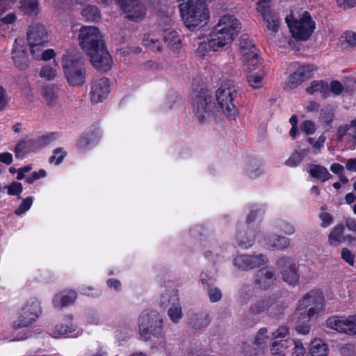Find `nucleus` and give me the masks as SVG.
Wrapping results in <instances>:
<instances>
[{
	"instance_id": "nucleus-60",
	"label": "nucleus",
	"mask_w": 356,
	"mask_h": 356,
	"mask_svg": "<svg viewBox=\"0 0 356 356\" xmlns=\"http://www.w3.org/2000/svg\"><path fill=\"white\" fill-rule=\"evenodd\" d=\"M280 228L282 231H283L286 234L291 235L296 232L295 227L290 224L288 222H282L280 225Z\"/></svg>"
},
{
	"instance_id": "nucleus-20",
	"label": "nucleus",
	"mask_w": 356,
	"mask_h": 356,
	"mask_svg": "<svg viewBox=\"0 0 356 356\" xmlns=\"http://www.w3.org/2000/svg\"><path fill=\"white\" fill-rule=\"evenodd\" d=\"M275 281V273L270 267L259 269L254 275V284L260 289H268Z\"/></svg>"
},
{
	"instance_id": "nucleus-50",
	"label": "nucleus",
	"mask_w": 356,
	"mask_h": 356,
	"mask_svg": "<svg viewBox=\"0 0 356 356\" xmlns=\"http://www.w3.org/2000/svg\"><path fill=\"white\" fill-rule=\"evenodd\" d=\"M211 49V46L210 44V41L208 39L207 42H202L200 43L198 47L195 51V54L197 56L200 58H203L206 54Z\"/></svg>"
},
{
	"instance_id": "nucleus-34",
	"label": "nucleus",
	"mask_w": 356,
	"mask_h": 356,
	"mask_svg": "<svg viewBox=\"0 0 356 356\" xmlns=\"http://www.w3.org/2000/svg\"><path fill=\"white\" fill-rule=\"evenodd\" d=\"M209 323L208 315L204 313L193 314L189 321L190 325L194 329H201Z\"/></svg>"
},
{
	"instance_id": "nucleus-8",
	"label": "nucleus",
	"mask_w": 356,
	"mask_h": 356,
	"mask_svg": "<svg viewBox=\"0 0 356 356\" xmlns=\"http://www.w3.org/2000/svg\"><path fill=\"white\" fill-rule=\"evenodd\" d=\"M277 266L282 280L289 285H296L299 282L298 266L289 257H282L277 261Z\"/></svg>"
},
{
	"instance_id": "nucleus-57",
	"label": "nucleus",
	"mask_w": 356,
	"mask_h": 356,
	"mask_svg": "<svg viewBox=\"0 0 356 356\" xmlns=\"http://www.w3.org/2000/svg\"><path fill=\"white\" fill-rule=\"evenodd\" d=\"M341 257L350 266H353L355 264L354 255L351 251L347 248H343L341 250Z\"/></svg>"
},
{
	"instance_id": "nucleus-32",
	"label": "nucleus",
	"mask_w": 356,
	"mask_h": 356,
	"mask_svg": "<svg viewBox=\"0 0 356 356\" xmlns=\"http://www.w3.org/2000/svg\"><path fill=\"white\" fill-rule=\"evenodd\" d=\"M58 88L54 85H48L42 90L43 97L49 106H54L58 99Z\"/></svg>"
},
{
	"instance_id": "nucleus-9",
	"label": "nucleus",
	"mask_w": 356,
	"mask_h": 356,
	"mask_svg": "<svg viewBox=\"0 0 356 356\" xmlns=\"http://www.w3.org/2000/svg\"><path fill=\"white\" fill-rule=\"evenodd\" d=\"M323 297L321 293L310 291L298 302L297 313L305 312L307 314L315 315L323 309Z\"/></svg>"
},
{
	"instance_id": "nucleus-16",
	"label": "nucleus",
	"mask_w": 356,
	"mask_h": 356,
	"mask_svg": "<svg viewBox=\"0 0 356 356\" xmlns=\"http://www.w3.org/2000/svg\"><path fill=\"white\" fill-rule=\"evenodd\" d=\"M110 92L108 79L103 77L95 80L91 86L90 99L92 103L97 104L103 101Z\"/></svg>"
},
{
	"instance_id": "nucleus-40",
	"label": "nucleus",
	"mask_w": 356,
	"mask_h": 356,
	"mask_svg": "<svg viewBox=\"0 0 356 356\" xmlns=\"http://www.w3.org/2000/svg\"><path fill=\"white\" fill-rule=\"evenodd\" d=\"M21 6L25 13L28 15H35L38 10V0H22Z\"/></svg>"
},
{
	"instance_id": "nucleus-14",
	"label": "nucleus",
	"mask_w": 356,
	"mask_h": 356,
	"mask_svg": "<svg viewBox=\"0 0 356 356\" xmlns=\"http://www.w3.org/2000/svg\"><path fill=\"white\" fill-rule=\"evenodd\" d=\"M267 262V258L260 254H239L233 260L234 265L240 270H249L260 267Z\"/></svg>"
},
{
	"instance_id": "nucleus-21",
	"label": "nucleus",
	"mask_w": 356,
	"mask_h": 356,
	"mask_svg": "<svg viewBox=\"0 0 356 356\" xmlns=\"http://www.w3.org/2000/svg\"><path fill=\"white\" fill-rule=\"evenodd\" d=\"M234 38L232 33L218 31L214 27L213 31L209 34V41L212 51H217L221 50L225 47L229 46L234 40Z\"/></svg>"
},
{
	"instance_id": "nucleus-17",
	"label": "nucleus",
	"mask_w": 356,
	"mask_h": 356,
	"mask_svg": "<svg viewBox=\"0 0 356 356\" xmlns=\"http://www.w3.org/2000/svg\"><path fill=\"white\" fill-rule=\"evenodd\" d=\"M215 27L218 31L232 33V36L235 38L241 29V24L234 15H225L220 17Z\"/></svg>"
},
{
	"instance_id": "nucleus-26",
	"label": "nucleus",
	"mask_w": 356,
	"mask_h": 356,
	"mask_svg": "<svg viewBox=\"0 0 356 356\" xmlns=\"http://www.w3.org/2000/svg\"><path fill=\"white\" fill-rule=\"evenodd\" d=\"M163 41L172 51L179 50L181 47V39L174 30H166L163 33Z\"/></svg>"
},
{
	"instance_id": "nucleus-51",
	"label": "nucleus",
	"mask_w": 356,
	"mask_h": 356,
	"mask_svg": "<svg viewBox=\"0 0 356 356\" xmlns=\"http://www.w3.org/2000/svg\"><path fill=\"white\" fill-rule=\"evenodd\" d=\"M267 332L268 330L266 328H261L256 335L254 343L257 345L259 347L264 344L266 343V340L268 338Z\"/></svg>"
},
{
	"instance_id": "nucleus-55",
	"label": "nucleus",
	"mask_w": 356,
	"mask_h": 356,
	"mask_svg": "<svg viewBox=\"0 0 356 356\" xmlns=\"http://www.w3.org/2000/svg\"><path fill=\"white\" fill-rule=\"evenodd\" d=\"M294 346L291 356H307L306 350L300 341H294Z\"/></svg>"
},
{
	"instance_id": "nucleus-19",
	"label": "nucleus",
	"mask_w": 356,
	"mask_h": 356,
	"mask_svg": "<svg viewBox=\"0 0 356 356\" xmlns=\"http://www.w3.org/2000/svg\"><path fill=\"white\" fill-rule=\"evenodd\" d=\"M316 69L314 65H306L299 67L297 70L292 74L288 79L289 87L295 88L302 82L310 79L313 72Z\"/></svg>"
},
{
	"instance_id": "nucleus-37",
	"label": "nucleus",
	"mask_w": 356,
	"mask_h": 356,
	"mask_svg": "<svg viewBox=\"0 0 356 356\" xmlns=\"http://www.w3.org/2000/svg\"><path fill=\"white\" fill-rule=\"evenodd\" d=\"M179 300L177 291L175 290L168 291L162 294L160 300V305L162 307H167L170 305H175Z\"/></svg>"
},
{
	"instance_id": "nucleus-48",
	"label": "nucleus",
	"mask_w": 356,
	"mask_h": 356,
	"mask_svg": "<svg viewBox=\"0 0 356 356\" xmlns=\"http://www.w3.org/2000/svg\"><path fill=\"white\" fill-rule=\"evenodd\" d=\"M304 158V155L300 152H296L286 161V165L296 167L299 165Z\"/></svg>"
},
{
	"instance_id": "nucleus-52",
	"label": "nucleus",
	"mask_w": 356,
	"mask_h": 356,
	"mask_svg": "<svg viewBox=\"0 0 356 356\" xmlns=\"http://www.w3.org/2000/svg\"><path fill=\"white\" fill-rule=\"evenodd\" d=\"M143 42L145 46L149 47L152 50L156 49L158 51H161V46L159 40L149 38V35H145Z\"/></svg>"
},
{
	"instance_id": "nucleus-25",
	"label": "nucleus",
	"mask_w": 356,
	"mask_h": 356,
	"mask_svg": "<svg viewBox=\"0 0 356 356\" xmlns=\"http://www.w3.org/2000/svg\"><path fill=\"white\" fill-rule=\"evenodd\" d=\"M275 304V298L272 296L264 297L254 303L250 307V311L253 314H259Z\"/></svg>"
},
{
	"instance_id": "nucleus-53",
	"label": "nucleus",
	"mask_w": 356,
	"mask_h": 356,
	"mask_svg": "<svg viewBox=\"0 0 356 356\" xmlns=\"http://www.w3.org/2000/svg\"><path fill=\"white\" fill-rule=\"evenodd\" d=\"M247 172L248 176L252 178L257 177L261 173L257 161H252L249 163Z\"/></svg>"
},
{
	"instance_id": "nucleus-6",
	"label": "nucleus",
	"mask_w": 356,
	"mask_h": 356,
	"mask_svg": "<svg viewBox=\"0 0 356 356\" xmlns=\"http://www.w3.org/2000/svg\"><path fill=\"white\" fill-rule=\"evenodd\" d=\"M78 40L79 45L86 54L105 44L99 29L92 26H82L79 30Z\"/></svg>"
},
{
	"instance_id": "nucleus-31",
	"label": "nucleus",
	"mask_w": 356,
	"mask_h": 356,
	"mask_svg": "<svg viewBox=\"0 0 356 356\" xmlns=\"http://www.w3.org/2000/svg\"><path fill=\"white\" fill-rule=\"evenodd\" d=\"M239 50L241 56H246L249 52H257V49L253 41L247 34H243L239 39Z\"/></svg>"
},
{
	"instance_id": "nucleus-39",
	"label": "nucleus",
	"mask_w": 356,
	"mask_h": 356,
	"mask_svg": "<svg viewBox=\"0 0 356 356\" xmlns=\"http://www.w3.org/2000/svg\"><path fill=\"white\" fill-rule=\"evenodd\" d=\"M334 117V110L330 106H325L321 109V120L323 122L327 124L328 129L332 128L331 123Z\"/></svg>"
},
{
	"instance_id": "nucleus-23",
	"label": "nucleus",
	"mask_w": 356,
	"mask_h": 356,
	"mask_svg": "<svg viewBox=\"0 0 356 356\" xmlns=\"http://www.w3.org/2000/svg\"><path fill=\"white\" fill-rule=\"evenodd\" d=\"M38 149V145L35 140H21L15 146V156L17 158H22L26 154Z\"/></svg>"
},
{
	"instance_id": "nucleus-35",
	"label": "nucleus",
	"mask_w": 356,
	"mask_h": 356,
	"mask_svg": "<svg viewBox=\"0 0 356 356\" xmlns=\"http://www.w3.org/2000/svg\"><path fill=\"white\" fill-rule=\"evenodd\" d=\"M243 62L246 65L247 70L251 72L256 70L260 65L257 52L250 51L246 56H243Z\"/></svg>"
},
{
	"instance_id": "nucleus-41",
	"label": "nucleus",
	"mask_w": 356,
	"mask_h": 356,
	"mask_svg": "<svg viewBox=\"0 0 356 356\" xmlns=\"http://www.w3.org/2000/svg\"><path fill=\"white\" fill-rule=\"evenodd\" d=\"M168 314L173 323H177L182 317L181 306L177 302L175 305H172L169 308Z\"/></svg>"
},
{
	"instance_id": "nucleus-47",
	"label": "nucleus",
	"mask_w": 356,
	"mask_h": 356,
	"mask_svg": "<svg viewBox=\"0 0 356 356\" xmlns=\"http://www.w3.org/2000/svg\"><path fill=\"white\" fill-rule=\"evenodd\" d=\"M32 203L33 199L31 197H28L24 199L20 205L15 211V213L17 216H20L24 213L26 211H28L30 209Z\"/></svg>"
},
{
	"instance_id": "nucleus-46",
	"label": "nucleus",
	"mask_w": 356,
	"mask_h": 356,
	"mask_svg": "<svg viewBox=\"0 0 356 356\" xmlns=\"http://www.w3.org/2000/svg\"><path fill=\"white\" fill-rule=\"evenodd\" d=\"M56 75V70L50 65L43 66L40 72V76L46 80H52Z\"/></svg>"
},
{
	"instance_id": "nucleus-43",
	"label": "nucleus",
	"mask_w": 356,
	"mask_h": 356,
	"mask_svg": "<svg viewBox=\"0 0 356 356\" xmlns=\"http://www.w3.org/2000/svg\"><path fill=\"white\" fill-rule=\"evenodd\" d=\"M66 155L67 152L62 147L56 148L53 152V155L49 158V161L51 163L59 165L63 162Z\"/></svg>"
},
{
	"instance_id": "nucleus-56",
	"label": "nucleus",
	"mask_w": 356,
	"mask_h": 356,
	"mask_svg": "<svg viewBox=\"0 0 356 356\" xmlns=\"http://www.w3.org/2000/svg\"><path fill=\"white\" fill-rule=\"evenodd\" d=\"M330 92H332L335 95H339L343 90V85L338 81H332L329 87Z\"/></svg>"
},
{
	"instance_id": "nucleus-44",
	"label": "nucleus",
	"mask_w": 356,
	"mask_h": 356,
	"mask_svg": "<svg viewBox=\"0 0 356 356\" xmlns=\"http://www.w3.org/2000/svg\"><path fill=\"white\" fill-rule=\"evenodd\" d=\"M269 3L270 0H259L257 3V10L261 13L264 19L268 17L269 15H272L269 11Z\"/></svg>"
},
{
	"instance_id": "nucleus-45",
	"label": "nucleus",
	"mask_w": 356,
	"mask_h": 356,
	"mask_svg": "<svg viewBox=\"0 0 356 356\" xmlns=\"http://www.w3.org/2000/svg\"><path fill=\"white\" fill-rule=\"evenodd\" d=\"M247 81L253 88H260L262 86L263 76L257 73L249 74L247 76Z\"/></svg>"
},
{
	"instance_id": "nucleus-12",
	"label": "nucleus",
	"mask_w": 356,
	"mask_h": 356,
	"mask_svg": "<svg viewBox=\"0 0 356 356\" xmlns=\"http://www.w3.org/2000/svg\"><path fill=\"white\" fill-rule=\"evenodd\" d=\"M326 324L329 328L339 332L349 335L356 334V316H350L346 318L332 316L326 321Z\"/></svg>"
},
{
	"instance_id": "nucleus-64",
	"label": "nucleus",
	"mask_w": 356,
	"mask_h": 356,
	"mask_svg": "<svg viewBox=\"0 0 356 356\" xmlns=\"http://www.w3.org/2000/svg\"><path fill=\"white\" fill-rule=\"evenodd\" d=\"M320 218L322 220L321 226L323 227H327L333 221V218H332V216L330 213H326V212L321 213L320 214Z\"/></svg>"
},
{
	"instance_id": "nucleus-59",
	"label": "nucleus",
	"mask_w": 356,
	"mask_h": 356,
	"mask_svg": "<svg viewBox=\"0 0 356 356\" xmlns=\"http://www.w3.org/2000/svg\"><path fill=\"white\" fill-rule=\"evenodd\" d=\"M9 101L8 96L4 88L0 86V111L3 110Z\"/></svg>"
},
{
	"instance_id": "nucleus-58",
	"label": "nucleus",
	"mask_w": 356,
	"mask_h": 356,
	"mask_svg": "<svg viewBox=\"0 0 356 356\" xmlns=\"http://www.w3.org/2000/svg\"><path fill=\"white\" fill-rule=\"evenodd\" d=\"M209 296L211 302H215L221 299L222 293L219 289L213 287L209 289Z\"/></svg>"
},
{
	"instance_id": "nucleus-62",
	"label": "nucleus",
	"mask_w": 356,
	"mask_h": 356,
	"mask_svg": "<svg viewBox=\"0 0 356 356\" xmlns=\"http://www.w3.org/2000/svg\"><path fill=\"white\" fill-rule=\"evenodd\" d=\"M274 338L283 339L289 335V329L285 326L280 327L275 332L273 333Z\"/></svg>"
},
{
	"instance_id": "nucleus-2",
	"label": "nucleus",
	"mask_w": 356,
	"mask_h": 356,
	"mask_svg": "<svg viewBox=\"0 0 356 356\" xmlns=\"http://www.w3.org/2000/svg\"><path fill=\"white\" fill-rule=\"evenodd\" d=\"M62 66L70 86H81L86 81V70L80 54L69 51L63 56Z\"/></svg>"
},
{
	"instance_id": "nucleus-1",
	"label": "nucleus",
	"mask_w": 356,
	"mask_h": 356,
	"mask_svg": "<svg viewBox=\"0 0 356 356\" xmlns=\"http://www.w3.org/2000/svg\"><path fill=\"white\" fill-rule=\"evenodd\" d=\"M179 10L186 26L190 30L202 28L208 22L209 11L203 0L195 4L182 3Z\"/></svg>"
},
{
	"instance_id": "nucleus-30",
	"label": "nucleus",
	"mask_w": 356,
	"mask_h": 356,
	"mask_svg": "<svg viewBox=\"0 0 356 356\" xmlns=\"http://www.w3.org/2000/svg\"><path fill=\"white\" fill-rule=\"evenodd\" d=\"M238 245L244 248L252 246L254 242V236L252 230L240 231L237 234Z\"/></svg>"
},
{
	"instance_id": "nucleus-4",
	"label": "nucleus",
	"mask_w": 356,
	"mask_h": 356,
	"mask_svg": "<svg viewBox=\"0 0 356 356\" xmlns=\"http://www.w3.org/2000/svg\"><path fill=\"white\" fill-rule=\"evenodd\" d=\"M163 319L156 311L145 310L139 318V330L144 340H152V337L161 335Z\"/></svg>"
},
{
	"instance_id": "nucleus-3",
	"label": "nucleus",
	"mask_w": 356,
	"mask_h": 356,
	"mask_svg": "<svg viewBox=\"0 0 356 356\" xmlns=\"http://www.w3.org/2000/svg\"><path fill=\"white\" fill-rule=\"evenodd\" d=\"M236 96V88L231 82L222 83L216 91L217 105H215V108L217 115L222 113L227 118H234L238 114L234 104Z\"/></svg>"
},
{
	"instance_id": "nucleus-7",
	"label": "nucleus",
	"mask_w": 356,
	"mask_h": 356,
	"mask_svg": "<svg viewBox=\"0 0 356 356\" xmlns=\"http://www.w3.org/2000/svg\"><path fill=\"white\" fill-rule=\"evenodd\" d=\"M285 20L293 38L298 40H307L315 29V22L308 12H305L300 19L296 20L293 23H291L288 16Z\"/></svg>"
},
{
	"instance_id": "nucleus-29",
	"label": "nucleus",
	"mask_w": 356,
	"mask_h": 356,
	"mask_svg": "<svg viewBox=\"0 0 356 356\" xmlns=\"http://www.w3.org/2000/svg\"><path fill=\"white\" fill-rule=\"evenodd\" d=\"M310 175L324 182L332 177V175L323 166L319 165H311L309 168Z\"/></svg>"
},
{
	"instance_id": "nucleus-24",
	"label": "nucleus",
	"mask_w": 356,
	"mask_h": 356,
	"mask_svg": "<svg viewBox=\"0 0 356 356\" xmlns=\"http://www.w3.org/2000/svg\"><path fill=\"white\" fill-rule=\"evenodd\" d=\"M298 315V320L296 322V330L302 334H307L310 330L309 322L313 314H307L305 312L296 313Z\"/></svg>"
},
{
	"instance_id": "nucleus-28",
	"label": "nucleus",
	"mask_w": 356,
	"mask_h": 356,
	"mask_svg": "<svg viewBox=\"0 0 356 356\" xmlns=\"http://www.w3.org/2000/svg\"><path fill=\"white\" fill-rule=\"evenodd\" d=\"M267 243L277 250H283L290 245V239L279 235H270L266 238Z\"/></svg>"
},
{
	"instance_id": "nucleus-33",
	"label": "nucleus",
	"mask_w": 356,
	"mask_h": 356,
	"mask_svg": "<svg viewBox=\"0 0 356 356\" xmlns=\"http://www.w3.org/2000/svg\"><path fill=\"white\" fill-rule=\"evenodd\" d=\"M310 346V356H327V346L321 339H314Z\"/></svg>"
},
{
	"instance_id": "nucleus-49",
	"label": "nucleus",
	"mask_w": 356,
	"mask_h": 356,
	"mask_svg": "<svg viewBox=\"0 0 356 356\" xmlns=\"http://www.w3.org/2000/svg\"><path fill=\"white\" fill-rule=\"evenodd\" d=\"M4 188L8 190V193L10 195H18L23 190L22 184L17 181H13L10 185H6Z\"/></svg>"
},
{
	"instance_id": "nucleus-42",
	"label": "nucleus",
	"mask_w": 356,
	"mask_h": 356,
	"mask_svg": "<svg viewBox=\"0 0 356 356\" xmlns=\"http://www.w3.org/2000/svg\"><path fill=\"white\" fill-rule=\"evenodd\" d=\"M266 22V28L272 31L273 35L277 33L280 28V20L276 15H269L268 17L264 19Z\"/></svg>"
},
{
	"instance_id": "nucleus-54",
	"label": "nucleus",
	"mask_w": 356,
	"mask_h": 356,
	"mask_svg": "<svg viewBox=\"0 0 356 356\" xmlns=\"http://www.w3.org/2000/svg\"><path fill=\"white\" fill-rule=\"evenodd\" d=\"M343 42H346L350 47L356 46V33L352 31H346L341 36Z\"/></svg>"
},
{
	"instance_id": "nucleus-63",
	"label": "nucleus",
	"mask_w": 356,
	"mask_h": 356,
	"mask_svg": "<svg viewBox=\"0 0 356 356\" xmlns=\"http://www.w3.org/2000/svg\"><path fill=\"white\" fill-rule=\"evenodd\" d=\"M31 47V53L35 59H40L42 53V48L44 45H29Z\"/></svg>"
},
{
	"instance_id": "nucleus-36",
	"label": "nucleus",
	"mask_w": 356,
	"mask_h": 356,
	"mask_svg": "<svg viewBox=\"0 0 356 356\" xmlns=\"http://www.w3.org/2000/svg\"><path fill=\"white\" fill-rule=\"evenodd\" d=\"M344 227L342 224L337 225L329 234V243L331 245H337L343 242V233Z\"/></svg>"
},
{
	"instance_id": "nucleus-18",
	"label": "nucleus",
	"mask_w": 356,
	"mask_h": 356,
	"mask_svg": "<svg viewBox=\"0 0 356 356\" xmlns=\"http://www.w3.org/2000/svg\"><path fill=\"white\" fill-rule=\"evenodd\" d=\"M13 59L15 65L25 70L29 66V58L24 49V41L22 38H17L15 40L13 49Z\"/></svg>"
},
{
	"instance_id": "nucleus-27",
	"label": "nucleus",
	"mask_w": 356,
	"mask_h": 356,
	"mask_svg": "<svg viewBox=\"0 0 356 356\" xmlns=\"http://www.w3.org/2000/svg\"><path fill=\"white\" fill-rule=\"evenodd\" d=\"M306 91L310 95L320 92L323 98H327L330 95L329 85L323 80L313 81L310 86L307 88Z\"/></svg>"
},
{
	"instance_id": "nucleus-13",
	"label": "nucleus",
	"mask_w": 356,
	"mask_h": 356,
	"mask_svg": "<svg viewBox=\"0 0 356 356\" xmlns=\"http://www.w3.org/2000/svg\"><path fill=\"white\" fill-rule=\"evenodd\" d=\"M123 10L124 17L130 20H138L145 15L146 8L140 0H117Z\"/></svg>"
},
{
	"instance_id": "nucleus-10",
	"label": "nucleus",
	"mask_w": 356,
	"mask_h": 356,
	"mask_svg": "<svg viewBox=\"0 0 356 356\" xmlns=\"http://www.w3.org/2000/svg\"><path fill=\"white\" fill-rule=\"evenodd\" d=\"M40 313V302L37 300H31L27 302L22 309L18 319L15 321L13 327L15 330L27 327L38 317Z\"/></svg>"
},
{
	"instance_id": "nucleus-61",
	"label": "nucleus",
	"mask_w": 356,
	"mask_h": 356,
	"mask_svg": "<svg viewBox=\"0 0 356 356\" xmlns=\"http://www.w3.org/2000/svg\"><path fill=\"white\" fill-rule=\"evenodd\" d=\"M301 128L302 130L307 134H312L316 130L314 123L310 120L304 121Z\"/></svg>"
},
{
	"instance_id": "nucleus-38",
	"label": "nucleus",
	"mask_w": 356,
	"mask_h": 356,
	"mask_svg": "<svg viewBox=\"0 0 356 356\" xmlns=\"http://www.w3.org/2000/svg\"><path fill=\"white\" fill-rule=\"evenodd\" d=\"M81 15L88 21H95L100 18V12L95 6H87L83 9Z\"/></svg>"
},
{
	"instance_id": "nucleus-5",
	"label": "nucleus",
	"mask_w": 356,
	"mask_h": 356,
	"mask_svg": "<svg viewBox=\"0 0 356 356\" xmlns=\"http://www.w3.org/2000/svg\"><path fill=\"white\" fill-rule=\"evenodd\" d=\"M193 112L201 122L212 115H217L213 99L208 90H201L195 95L192 102Z\"/></svg>"
},
{
	"instance_id": "nucleus-15",
	"label": "nucleus",
	"mask_w": 356,
	"mask_h": 356,
	"mask_svg": "<svg viewBox=\"0 0 356 356\" xmlns=\"http://www.w3.org/2000/svg\"><path fill=\"white\" fill-rule=\"evenodd\" d=\"M29 45H45L49 42V35L44 26L39 22L31 24L27 31Z\"/></svg>"
},
{
	"instance_id": "nucleus-22",
	"label": "nucleus",
	"mask_w": 356,
	"mask_h": 356,
	"mask_svg": "<svg viewBox=\"0 0 356 356\" xmlns=\"http://www.w3.org/2000/svg\"><path fill=\"white\" fill-rule=\"evenodd\" d=\"M76 298V293L74 291H62L56 294L53 299L55 307L62 308L74 302Z\"/></svg>"
},
{
	"instance_id": "nucleus-11",
	"label": "nucleus",
	"mask_w": 356,
	"mask_h": 356,
	"mask_svg": "<svg viewBox=\"0 0 356 356\" xmlns=\"http://www.w3.org/2000/svg\"><path fill=\"white\" fill-rule=\"evenodd\" d=\"M87 55L90 56L92 65L98 71L107 72L111 69L113 59L105 44Z\"/></svg>"
}]
</instances>
